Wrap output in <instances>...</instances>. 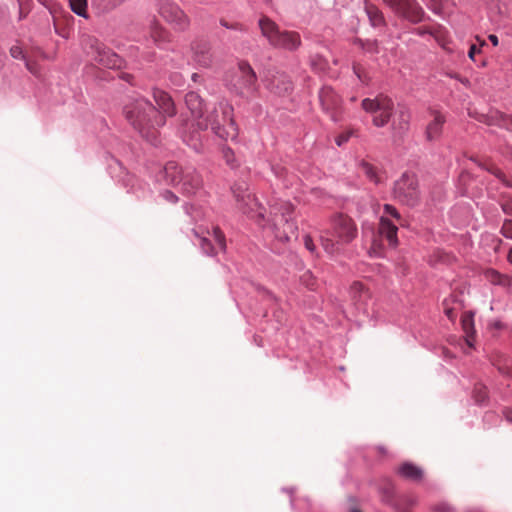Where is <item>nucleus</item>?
<instances>
[{"label": "nucleus", "instance_id": "1", "mask_svg": "<svg viewBox=\"0 0 512 512\" xmlns=\"http://www.w3.org/2000/svg\"><path fill=\"white\" fill-rule=\"evenodd\" d=\"M152 97L157 108L147 99L139 98L124 107V114L133 128L153 143L159 128L166 124V118L176 115V107L172 97L163 90L153 89Z\"/></svg>", "mask_w": 512, "mask_h": 512}, {"label": "nucleus", "instance_id": "2", "mask_svg": "<svg viewBox=\"0 0 512 512\" xmlns=\"http://www.w3.org/2000/svg\"><path fill=\"white\" fill-rule=\"evenodd\" d=\"M362 109L372 116V124L377 128L386 126L392 119L391 131L394 138L401 137L409 128L410 114L401 109L394 112L393 100L383 94L375 98H365L361 102Z\"/></svg>", "mask_w": 512, "mask_h": 512}, {"label": "nucleus", "instance_id": "3", "mask_svg": "<svg viewBox=\"0 0 512 512\" xmlns=\"http://www.w3.org/2000/svg\"><path fill=\"white\" fill-rule=\"evenodd\" d=\"M357 233V226L352 218L337 214L331 219V228L321 232V245L328 254L336 255L344 245L356 238Z\"/></svg>", "mask_w": 512, "mask_h": 512}, {"label": "nucleus", "instance_id": "4", "mask_svg": "<svg viewBox=\"0 0 512 512\" xmlns=\"http://www.w3.org/2000/svg\"><path fill=\"white\" fill-rule=\"evenodd\" d=\"M197 126L200 129L211 127L217 136L225 140H234L238 135V128L233 119V107L226 101H221L211 110H206Z\"/></svg>", "mask_w": 512, "mask_h": 512}, {"label": "nucleus", "instance_id": "5", "mask_svg": "<svg viewBox=\"0 0 512 512\" xmlns=\"http://www.w3.org/2000/svg\"><path fill=\"white\" fill-rule=\"evenodd\" d=\"M228 90L235 96L250 102L259 92L258 78L246 61H240L227 80Z\"/></svg>", "mask_w": 512, "mask_h": 512}, {"label": "nucleus", "instance_id": "6", "mask_svg": "<svg viewBox=\"0 0 512 512\" xmlns=\"http://www.w3.org/2000/svg\"><path fill=\"white\" fill-rule=\"evenodd\" d=\"M165 177L167 183L186 196L194 195L202 186V179L195 170L182 169L173 162L166 165Z\"/></svg>", "mask_w": 512, "mask_h": 512}, {"label": "nucleus", "instance_id": "7", "mask_svg": "<svg viewBox=\"0 0 512 512\" xmlns=\"http://www.w3.org/2000/svg\"><path fill=\"white\" fill-rule=\"evenodd\" d=\"M258 24L262 35L275 48L292 51L301 44V38L297 32L280 30L278 25L266 16L261 17Z\"/></svg>", "mask_w": 512, "mask_h": 512}, {"label": "nucleus", "instance_id": "8", "mask_svg": "<svg viewBox=\"0 0 512 512\" xmlns=\"http://www.w3.org/2000/svg\"><path fill=\"white\" fill-rule=\"evenodd\" d=\"M293 211L294 207L289 202L275 203L271 206V221L277 238L288 241L296 236L297 226L293 221Z\"/></svg>", "mask_w": 512, "mask_h": 512}, {"label": "nucleus", "instance_id": "9", "mask_svg": "<svg viewBox=\"0 0 512 512\" xmlns=\"http://www.w3.org/2000/svg\"><path fill=\"white\" fill-rule=\"evenodd\" d=\"M392 194L400 203L408 206H415L420 199V189L417 176L411 172H404L394 182Z\"/></svg>", "mask_w": 512, "mask_h": 512}, {"label": "nucleus", "instance_id": "10", "mask_svg": "<svg viewBox=\"0 0 512 512\" xmlns=\"http://www.w3.org/2000/svg\"><path fill=\"white\" fill-rule=\"evenodd\" d=\"M84 49L92 60L104 67L114 69L122 65V59L94 37L84 39Z\"/></svg>", "mask_w": 512, "mask_h": 512}, {"label": "nucleus", "instance_id": "11", "mask_svg": "<svg viewBox=\"0 0 512 512\" xmlns=\"http://www.w3.org/2000/svg\"><path fill=\"white\" fill-rule=\"evenodd\" d=\"M234 197L236 199L238 208L245 214L256 218L260 225H265L266 220L262 212L263 208L260 206L256 198L249 192L245 183L234 185L232 188Z\"/></svg>", "mask_w": 512, "mask_h": 512}, {"label": "nucleus", "instance_id": "12", "mask_svg": "<svg viewBox=\"0 0 512 512\" xmlns=\"http://www.w3.org/2000/svg\"><path fill=\"white\" fill-rule=\"evenodd\" d=\"M157 11L175 30L184 31L190 25V19L187 14L173 0H159Z\"/></svg>", "mask_w": 512, "mask_h": 512}, {"label": "nucleus", "instance_id": "13", "mask_svg": "<svg viewBox=\"0 0 512 512\" xmlns=\"http://www.w3.org/2000/svg\"><path fill=\"white\" fill-rule=\"evenodd\" d=\"M395 14L411 22L418 23L424 16L423 9L415 0H382Z\"/></svg>", "mask_w": 512, "mask_h": 512}, {"label": "nucleus", "instance_id": "14", "mask_svg": "<svg viewBox=\"0 0 512 512\" xmlns=\"http://www.w3.org/2000/svg\"><path fill=\"white\" fill-rule=\"evenodd\" d=\"M322 108L336 120L341 107V99L331 87H323L319 93Z\"/></svg>", "mask_w": 512, "mask_h": 512}, {"label": "nucleus", "instance_id": "15", "mask_svg": "<svg viewBox=\"0 0 512 512\" xmlns=\"http://www.w3.org/2000/svg\"><path fill=\"white\" fill-rule=\"evenodd\" d=\"M268 89L279 96L289 94L293 89L289 76L282 72H276L268 80Z\"/></svg>", "mask_w": 512, "mask_h": 512}, {"label": "nucleus", "instance_id": "16", "mask_svg": "<svg viewBox=\"0 0 512 512\" xmlns=\"http://www.w3.org/2000/svg\"><path fill=\"white\" fill-rule=\"evenodd\" d=\"M185 104L191 113V116L198 122L202 120L206 111L203 109V100L196 92H188L185 96Z\"/></svg>", "mask_w": 512, "mask_h": 512}, {"label": "nucleus", "instance_id": "17", "mask_svg": "<svg viewBox=\"0 0 512 512\" xmlns=\"http://www.w3.org/2000/svg\"><path fill=\"white\" fill-rule=\"evenodd\" d=\"M430 114L432 116V120L427 125L426 138L429 141H434L441 136L446 119L439 111L436 110H432Z\"/></svg>", "mask_w": 512, "mask_h": 512}, {"label": "nucleus", "instance_id": "18", "mask_svg": "<svg viewBox=\"0 0 512 512\" xmlns=\"http://www.w3.org/2000/svg\"><path fill=\"white\" fill-rule=\"evenodd\" d=\"M397 231V226L393 224L389 219H387L385 216L380 218L378 228L379 236L385 238L391 247H396L398 245Z\"/></svg>", "mask_w": 512, "mask_h": 512}, {"label": "nucleus", "instance_id": "19", "mask_svg": "<svg viewBox=\"0 0 512 512\" xmlns=\"http://www.w3.org/2000/svg\"><path fill=\"white\" fill-rule=\"evenodd\" d=\"M461 324L466 335V344L469 348H472L474 346L473 342L475 338L473 314L470 312L464 313L461 318Z\"/></svg>", "mask_w": 512, "mask_h": 512}, {"label": "nucleus", "instance_id": "20", "mask_svg": "<svg viewBox=\"0 0 512 512\" xmlns=\"http://www.w3.org/2000/svg\"><path fill=\"white\" fill-rule=\"evenodd\" d=\"M365 11L372 26L378 27L385 24L383 13L373 3L365 0Z\"/></svg>", "mask_w": 512, "mask_h": 512}, {"label": "nucleus", "instance_id": "21", "mask_svg": "<svg viewBox=\"0 0 512 512\" xmlns=\"http://www.w3.org/2000/svg\"><path fill=\"white\" fill-rule=\"evenodd\" d=\"M195 51L196 61L204 66L209 67L212 63V55L210 48L206 43H199L193 47Z\"/></svg>", "mask_w": 512, "mask_h": 512}, {"label": "nucleus", "instance_id": "22", "mask_svg": "<svg viewBox=\"0 0 512 512\" xmlns=\"http://www.w3.org/2000/svg\"><path fill=\"white\" fill-rule=\"evenodd\" d=\"M484 277L488 282L494 285L506 287L511 284V278L509 276L502 274L495 269L485 270Z\"/></svg>", "mask_w": 512, "mask_h": 512}, {"label": "nucleus", "instance_id": "23", "mask_svg": "<svg viewBox=\"0 0 512 512\" xmlns=\"http://www.w3.org/2000/svg\"><path fill=\"white\" fill-rule=\"evenodd\" d=\"M398 473L402 477L413 481L420 480L423 475L422 470L411 463H403L402 465H400L398 468Z\"/></svg>", "mask_w": 512, "mask_h": 512}, {"label": "nucleus", "instance_id": "24", "mask_svg": "<svg viewBox=\"0 0 512 512\" xmlns=\"http://www.w3.org/2000/svg\"><path fill=\"white\" fill-rule=\"evenodd\" d=\"M350 293L353 300L357 303H365L370 297L369 291L366 289L364 284L358 281L351 285Z\"/></svg>", "mask_w": 512, "mask_h": 512}, {"label": "nucleus", "instance_id": "25", "mask_svg": "<svg viewBox=\"0 0 512 512\" xmlns=\"http://www.w3.org/2000/svg\"><path fill=\"white\" fill-rule=\"evenodd\" d=\"M150 37L157 43H165L169 40L168 31L158 22H154L150 27Z\"/></svg>", "mask_w": 512, "mask_h": 512}, {"label": "nucleus", "instance_id": "26", "mask_svg": "<svg viewBox=\"0 0 512 512\" xmlns=\"http://www.w3.org/2000/svg\"><path fill=\"white\" fill-rule=\"evenodd\" d=\"M359 169L371 182L375 184H379L381 182V176L378 169L371 163L362 160L359 163Z\"/></svg>", "mask_w": 512, "mask_h": 512}, {"label": "nucleus", "instance_id": "27", "mask_svg": "<svg viewBox=\"0 0 512 512\" xmlns=\"http://www.w3.org/2000/svg\"><path fill=\"white\" fill-rule=\"evenodd\" d=\"M485 170L489 173L493 174L496 178H498L505 186L512 188V179H508L506 175L493 163H484L480 164Z\"/></svg>", "mask_w": 512, "mask_h": 512}, {"label": "nucleus", "instance_id": "28", "mask_svg": "<svg viewBox=\"0 0 512 512\" xmlns=\"http://www.w3.org/2000/svg\"><path fill=\"white\" fill-rule=\"evenodd\" d=\"M71 10L83 18H88L87 0H69Z\"/></svg>", "mask_w": 512, "mask_h": 512}, {"label": "nucleus", "instance_id": "29", "mask_svg": "<svg viewBox=\"0 0 512 512\" xmlns=\"http://www.w3.org/2000/svg\"><path fill=\"white\" fill-rule=\"evenodd\" d=\"M417 503V499L414 496H405L400 501L395 504V509L397 512H410L408 508L415 506Z\"/></svg>", "mask_w": 512, "mask_h": 512}, {"label": "nucleus", "instance_id": "30", "mask_svg": "<svg viewBox=\"0 0 512 512\" xmlns=\"http://www.w3.org/2000/svg\"><path fill=\"white\" fill-rule=\"evenodd\" d=\"M382 500L385 503L391 504L394 497V485L390 481H386L381 488Z\"/></svg>", "mask_w": 512, "mask_h": 512}, {"label": "nucleus", "instance_id": "31", "mask_svg": "<svg viewBox=\"0 0 512 512\" xmlns=\"http://www.w3.org/2000/svg\"><path fill=\"white\" fill-rule=\"evenodd\" d=\"M222 155L223 159L225 160L226 164L230 167L234 168L238 166L235 154L233 150L229 147H223L222 148Z\"/></svg>", "mask_w": 512, "mask_h": 512}, {"label": "nucleus", "instance_id": "32", "mask_svg": "<svg viewBox=\"0 0 512 512\" xmlns=\"http://www.w3.org/2000/svg\"><path fill=\"white\" fill-rule=\"evenodd\" d=\"M358 134V130L354 129V128H350L346 131H344L343 133L339 134L336 139H335V142L338 146H341L343 145L344 143L348 142V140L351 138V137H354V136H357Z\"/></svg>", "mask_w": 512, "mask_h": 512}, {"label": "nucleus", "instance_id": "33", "mask_svg": "<svg viewBox=\"0 0 512 512\" xmlns=\"http://www.w3.org/2000/svg\"><path fill=\"white\" fill-rule=\"evenodd\" d=\"M212 238L220 250H225V248H226L225 236L218 227H215L213 229Z\"/></svg>", "mask_w": 512, "mask_h": 512}, {"label": "nucleus", "instance_id": "34", "mask_svg": "<svg viewBox=\"0 0 512 512\" xmlns=\"http://www.w3.org/2000/svg\"><path fill=\"white\" fill-rule=\"evenodd\" d=\"M473 393L477 403H483L487 399V389L483 385H476Z\"/></svg>", "mask_w": 512, "mask_h": 512}, {"label": "nucleus", "instance_id": "35", "mask_svg": "<svg viewBox=\"0 0 512 512\" xmlns=\"http://www.w3.org/2000/svg\"><path fill=\"white\" fill-rule=\"evenodd\" d=\"M359 43L361 44V47L369 53L375 54V53H379V51H380L378 42L375 40H373V41L368 40L366 42L359 40Z\"/></svg>", "mask_w": 512, "mask_h": 512}, {"label": "nucleus", "instance_id": "36", "mask_svg": "<svg viewBox=\"0 0 512 512\" xmlns=\"http://www.w3.org/2000/svg\"><path fill=\"white\" fill-rule=\"evenodd\" d=\"M200 245L203 249V251L208 255H213L217 253L215 247L212 245L211 240L207 237H201L200 238Z\"/></svg>", "mask_w": 512, "mask_h": 512}, {"label": "nucleus", "instance_id": "37", "mask_svg": "<svg viewBox=\"0 0 512 512\" xmlns=\"http://www.w3.org/2000/svg\"><path fill=\"white\" fill-rule=\"evenodd\" d=\"M384 212L387 214V215H390L391 217H393L394 219H396V221L402 225V217L401 215L399 214V212L397 211V209L390 205V204H385L384 205Z\"/></svg>", "mask_w": 512, "mask_h": 512}, {"label": "nucleus", "instance_id": "38", "mask_svg": "<svg viewBox=\"0 0 512 512\" xmlns=\"http://www.w3.org/2000/svg\"><path fill=\"white\" fill-rule=\"evenodd\" d=\"M19 3V17L20 19L25 18L30 12V1L31 0H17Z\"/></svg>", "mask_w": 512, "mask_h": 512}, {"label": "nucleus", "instance_id": "39", "mask_svg": "<svg viewBox=\"0 0 512 512\" xmlns=\"http://www.w3.org/2000/svg\"><path fill=\"white\" fill-rule=\"evenodd\" d=\"M500 127H503L509 131H512V116L499 114V123Z\"/></svg>", "mask_w": 512, "mask_h": 512}, {"label": "nucleus", "instance_id": "40", "mask_svg": "<svg viewBox=\"0 0 512 512\" xmlns=\"http://www.w3.org/2000/svg\"><path fill=\"white\" fill-rule=\"evenodd\" d=\"M501 233L504 237L512 239V220H506L503 223Z\"/></svg>", "mask_w": 512, "mask_h": 512}, {"label": "nucleus", "instance_id": "41", "mask_svg": "<svg viewBox=\"0 0 512 512\" xmlns=\"http://www.w3.org/2000/svg\"><path fill=\"white\" fill-rule=\"evenodd\" d=\"M220 24L221 26L227 28V29H233V30H239V31H244V27L242 24L240 23H237V22H228L227 20L225 19H221L220 20Z\"/></svg>", "mask_w": 512, "mask_h": 512}, {"label": "nucleus", "instance_id": "42", "mask_svg": "<svg viewBox=\"0 0 512 512\" xmlns=\"http://www.w3.org/2000/svg\"><path fill=\"white\" fill-rule=\"evenodd\" d=\"M161 196L163 197L164 200H166L167 202L172 203V204H175L178 201V197L175 194V192L170 191V190H164L161 193Z\"/></svg>", "mask_w": 512, "mask_h": 512}, {"label": "nucleus", "instance_id": "43", "mask_svg": "<svg viewBox=\"0 0 512 512\" xmlns=\"http://www.w3.org/2000/svg\"><path fill=\"white\" fill-rule=\"evenodd\" d=\"M433 510L435 512H453V508L446 503L437 504L434 506Z\"/></svg>", "mask_w": 512, "mask_h": 512}, {"label": "nucleus", "instance_id": "44", "mask_svg": "<svg viewBox=\"0 0 512 512\" xmlns=\"http://www.w3.org/2000/svg\"><path fill=\"white\" fill-rule=\"evenodd\" d=\"M10 54L13 58L19 59L23 57V51L22 48L19 46H13L10 49Z\"/></svg>", "mask_w": 512, "mask_h": 512}, {"label": "nucleus", "instance_id": "45", "mask_svg": "<svg viewBox=\"0 0 512 512\" xmlns=\"http://www.w3.org/2000/svg\"><path fill=\"white\" fill-rule=\"evenodd\" d=\"M353 71L360 81L365 82L364 72L360 65L355 64L353 66Z\"/></svg>", "mask_w": 512, "mask_h": 512}, {"label": "nucleus", "instance_id": "46", "mask_svg": "<svg viewBox=\"0 0 512 512\" xmlns=\"http://www.w3.org/2000/svg\"><path fill=\"white\" fill-rule=\"evenodd\" d=\"M304 245L311 252H313L314 249H315V245H314L313 240H312V238L310 236H305V238H304Z\"/></svg>", "mask_w": 512, "mask_h": 512}, {"label": "nucleus", "instance_id": "47", "mask_svg": "<svg viewBox=\"0 0 512 512\" xmlns=\"http://www.w3.org/2000/svg\"><path fill=\"white\" fill-rule=\"evenodd\" d=\"M480 50L476 47V45H471L468 51V56L470 59L474 60V56L476 53H478Z\"/></svg>", "mask_w": 512, "mask_h": 512}, {"label": "nucleus", "instance_id": "48", "mask_svg": "<svg viewBox=\"0 0 512 512\" xmlns=\"http://www.w3.org/2000/svg\"><path fill=\"white\" fill-rule=\"evenodd\" d=\"M502 209L506 214L512 215V203H510V202L503 203Z\"/></svg>", "mask_w": 512, "mask_h": 512}, {"label": "nucleus", "instance_id": "49", "mask_svg": "<svg viewBox=\"0 0 512 512\" xmlns=\"http://www.w3.org/2000/svg\"><path fill=\"white\" fill-rule=\"evenodd\" d=\"M488 39L491 41V43L494 45V46H497L499 44V40H498V37L494 34H490L488 36Z\"/></svg>", "mask_w": 512, "mask_h": 512}, {"label": "nucleus", "instance_id": "50", "mask_svg": "<svg viewBox=\"0 0 512 512\" xmlns=\"http://www.w3.org/2000/svg\"><path fill=\"white\" fill-rule=\"evenodd\" d=\"M26 67H27V69H28L31 73H33V74H36V73H37L36 65H35V64L30 63V62H27V63H26Z\"/></svg>", "mask_w": 512, "mask_h": 512}, {"label": "nucleus", "instance_id": "51", "mask_svg": "<svg viewBox=\"0 0 512 512\" xmlns=\"http://www.w3.org/2000/svg\"><path fill=\"white\" fill-rule=\"evenodd\" d=\"M445 314L447 315L448 318L450 319H453L454 317V311L452 308H447L445 309Z\"/></svg>", "mask_w": 512, "mask_h": 512}, {"label": "nucleus", "instance_id": "52", "mask_svg": "<svg viewBox=\"0 0 512 512\" xmlns=\"http://www.w3.org/2000/svg\"><path fill=\"white\" fill-rule=\"evenodd\" d=\"M41 4H43L46 7L50 6V0H38Z\"/></svg>", "mask_w": 512, "mask_h": 512}, {"label": "nucleus", "instance_id": "53", "mask_svg": "<svg viewBox=\"0 0 512 512\" xmlns=\"http://www.w3.org/2000/svg\"><path fill=\"white\" fill-rule=\"evenodd\" d=\"M507 259L509 263L512 264V248L508 252Z\"/></svg>", "mask_w": 512, "mask_h": 512}, {"label": "nucleus", "instance_id": "54", "mask_svg": "<svg viewBox=\"0 0 512 512\" xmlns=\"http://www.w3.org/2000/svg\"><path fill=\"white\" fill-rule=\"evenodd\" d=\"M131 77H132V76H131V75H129V74H123V75H122V78H123L124 80H126V81H130V78H131Z\"/></svg>", "mask_w": 512, "mask_h": 512}, {"label": "nucleus", "instance_id": "55", "mask_svg": "<svg viewBox=\"0 0 512 512\" xmlns=\"http://www.w3.org/2000/svg\"><path fill=\"white\" fill-rule=\"evenodd\" d=\"M512 412H509L506 414V419L510 422H512V416H511Z\"/></svg>", "mask_w": 512, "mask_h": 512}, {"label": "nucleus", "instance_id": "56", "mask_svg": "<svg viewBox=\"0 0 512 512\" xmlns=\"http://www.w3.org/2000/svg\"><path fill=\"white\" fill-rule=\"evenodd\" d=\"M198 78H199V75H198L197 73H194V74L192 75V80H193V81H195V82H196V81L198 80Z\"/></svg>", "mask_w": 512, "mask_h": 512}, {"label": "nucleus", "instance_id": "57", "mask_svg": "<svg viewBox=\"0 0 512 512\" xmlns=\"http://www.w3.org/2000/svg\"><path fill=\"white\" fill-rule=\"evenodd\" d=\"M376 245H377V243H376V240H375L374 243H373V247H372V250H373L374 253H377Z\"/></svg>", "mask_w": 512, "mask_h": 512}, {"label": "nucleus", "instance_id": "58", "mask_svg": "<svg viewBox=\"0 0 512 512\" xmlns=\"http://www.w3.org/2000/svg\"><path fill=\"white\" fill-rule=\"evenodd\" d=\"M350 512H361L359 509L353 508Z\"/></svg>", "mask_w": 512, "mask_h": 512}, {"label": "nucleus", "instance_id": "59", "mask_svg": "<svg viewBox=\"0 0 512 512\" xmlns=\"http://www.w3.org/2000/svg\"><path fill=\"white\" fill-rule=\"evenodd\" d=\"M495 327L500 328L501 324L500 323H495Z\"/></svg>", "mask_w": 512, "mask_h": 512}, {"label": "nucleus", "instance_id": "60", "mask_svg": "<svg viewBox=\"0 0 512 512\" xmlns=\"http://www.w3.org/2000/svg\"><path fill=\"white\" fill-rule=\"evenodd\" d=\"M499 371H501L502 373H506V371H504L502 368H499Z\"/></svg>", "mask_w": 512, "mask_h": 512}, {"label": "nucleus", "instance_id": "61", "mask_svg": "<svg viewBox=\"0 0 512 512\" xmlns=\"http://www.w3.org/2000/svg\"><path fill=\"white\" fill-rule=\"evenodd\" d=\"M308 286L310 287V289H313V284H308Z\"/></svg>", "mask_w": 512, "mask_h": 512}]
</instances>
